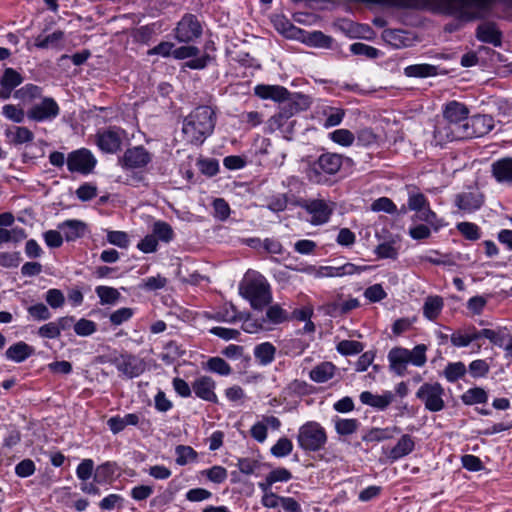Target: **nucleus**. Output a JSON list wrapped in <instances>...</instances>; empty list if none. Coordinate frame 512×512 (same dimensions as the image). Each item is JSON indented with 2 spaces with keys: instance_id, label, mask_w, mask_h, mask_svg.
<instances>
[{
  "instance_id": "obj_1",
  "label": "nucleus",
  "mask_w": 512,
  "mask_h": 512,
  "mask_svg": "<svg viewBox=\"0 0 512 512\" xmlns=\"http://www.w3.org/2000/svg\"><path fill=\"white\" fill-rule=\"evenodd\" d=\"M469 120L468 107L458 101L448 102L443 109V120L439 121L434 130L437 145L464 139L466 121Z\"/></svg>"
},
{
  "instance_id": "obj_2",
  "label": "nucleus",
  "mask_w": 512,
  "mask_h": 512,
  "mask_svg": "<svg viewBox=\"0 0 512 512\" xmlns=\"http://www.w3.org/2000/svg\"><path fill=\"white\" fill-rule=\"evenodd\" d=\"M215 113L209 106H199L185 117L182 133L192 144H202L215 127Z\"/></svg>"
},
{
  "instance_id": "obj_3",
  "label": "nucleus",
  "mask_w": 512,
  "mask_h": 512,
  "mask_svg": "<svg viewBox=\"0 0 512 512\" xmlns=\"http://www.w3.org/2000/svg\"><path fill=\"white\" fill-rule=\"evenodd\" d=\"M254 93L261 99H271L282 103V112L279 117L289 118L294 113L307 106V98L299 93H290L285 87L279 85L260 84L254 88Z\"/></svg>"
},
{
  "instance_id": "obj_4",
  "label": "nucleus",
  "mask_w": 512,
  "mask_h": 512,
  "mask_svg": "<svg viewBox=\"0 0 512 512\" xmlns=\"http://www.w3.org/2000/svg\"><path fill=\"white\" fill-rule=\"evenodd\" d=\"M240 295L247 299L252 308L261 310L272 300L267 279L257 271L248 270L239 285Z\"/></svg>"
},
{
  "instance_id": "obj_5",
  "label": "nucleus",
  "mask_w": 512,
  "mask_h": 512,
  "mask_svg": "<svg viewBox=\"0 0 512 512\" xmlns=\"http://www.w3.org/2000/svg\"><path fill=\"white\" fill-rule=\"evenodd\" d=\"M427 346L418 344L412 350L403 347H394L388 353L390 369L398 376H404L407 365L410 363L416 367H422L427 361Z\"/></svg>"
},
{
  "instance_id": "obj_6",
  "label": "nucleus",
  "mask_w": 512,
  "mask_h": 512,
  "mask_svg": "<svg viewBox=\"0 0 512 512\" xmlns=\"http://www.w3.org/2000/svg\"><path fill=\"white\" fill-rule=\"evenodd\" d=\"M328 436L325 428L316 421H308L298 429L297 443L305 452H318L325 448Z\"/></svg>"
},
{
  "instance_id": "obj_7",
  "label": "nucleus",
  "mask_w": 512,
  "mask_h": 512,
  "mask_svg": "<svg viewBox=\"0 0 512 512\" xmlns=\"http://www.w3.org/2000/svg\"><path fill=\"white\" fill-rule=\"evenodd\" d=\"M342 166V158L338 154L325 153L306 169V176L312 183L321 184L326 181L324 174H336Z\"/></svg>"
},
{
  "instance_id": "obj_8",
  "label": "nucleus",
  "mask_w": 512,
  "mask_h": 512,
  "mask_svg": "<svg viewBox=\"0 0 512 512\" xmlns=\"http://www.w3.org/2000/svg\"><path fill=\"white\" fill-rule=\"evenodd\" d=\"M298 206L310 215V223L316 226L327 223L335 208L332 201L322 198L301 199Z\"/></svg>"
},
{
  "instance_id": "obj_9",
  "label": "nucleus",
  "mask_w": 512,
  "mask_h": 512,
  "mask_svg": "<svg viewBox=\"0 0 512 512\" xmlns=\"http://www.w3.org/2000/svg\"><path fill=\"white\" fill-rule=\"evenodd\" d=\"M444 394V388L440 383L426 382L419 387L416 397L424 403L428 411L439 412L445 408Z\"/></svg>"
},
{
  "instance_id": "obj_10",
  "label": "nucleus",
  "mask_w": 512,
  "mask_h": 512,
  "mask_svg": "<svg viewBox=\"0 0 512 512\" xmlns=\"http://www.w3.org/2000/svg\"><path fill=\"white\" fill-rule=\"evenodd\" d=\"M60 115V107L52 97H42L27 110V118L34 122H51Z\"/></svg>"
},
{
  "instance_id": "obj_11",
  "label": "nucleus",
  "mask_w": 512,
  "mask_h": 512,
  "mask_svg": "<svg viewBox=\"0 0 512 512\" xmlns=\"http://www.w3.org/2000/svg\"><path fill=\"white\" fill-rule=\"evenodd\" d=\"M152 154L143 146L128 148L118 159L125 170L143 169L152 161Z\"/></svg>"
},
{
  "instance_id": "obj_12",
  "label": "nucleus",
  "mask_w": 512,
  "mask_h": 512,
  "mask_svg": "<svg viewBox=\"0 0 512 512\" xmlns=\"http://www.w3.org/2000/svg\"><path fill=\"white\" fill-rule=\"evenodd\" d=\"M66 163L70 172L87 175L92 172L97 160L88 149L81 148L69 153Z\"/></svg>"
},
{
  "instance_id": "obj_13",
  "label": "nucleus",
  "mask_w": 512,
  "mask_h": 512,
  "mask_svg": "<svg viewBox=\"0 0 512 512\" xmlns=\"http://www.w3.org/2000/svg\"><path fill=\"white\" fill-rule=\"evenodd\" d=\"M97 145L105 153H116L121 149L126 132L118 127H109L96 135Z\"/></svg>"
},
{
  "instance_id": "obj_14",
  "label": "nucleus",
  "mask_w": 512,
  "mask_h": 512,
  "mask_svg": "<svg viewBox=\"0 0 512 512\" xmlns=\"http://www.w3.org/2000/svg\"><path fill=\"white\" fill-rule=\"evenodd\" d=\"M202 34V27L193 14H185L179 21L175 29V37L180 42H191L200 37Z\"/></svg>"
},
{
  "instance_id": "obj_15",
  "label": "nucleus",
  "mask_w": 512,
  "mask_h": 512,
  "mask_svg": "<svg viewBox=\"0 0 512 512\" xmlns=\"http://www.w3.org/2000/svg\"><path fill=\"white\" fill-rule=\"evenodd\" d=\"M494 127V120L489 115H475L469 117L464 129V139L482 137L488 134Z\"/></svg>"
},
{
  "instance_id": "obj_16",
  "label": "nucleus",
  "mask_w": 512,
  "mask_h": 512,
  "mask_svg": "<svg viewBox=\"0 0 512 512\" xmlns=\"http://www.w3.org/2000/svg\"><path fill=\"white\" fill-rule=\"evenodd\" d=\"M216 382L209 376H200L192 383V390L196 397L212 403L218 402L215 393Z\"/></svg>"
},
{
  "instance_id": "obj_17",
  "label": "nucleus",
  "mask_w": 512,
  "mask_h": 512,
  "mask_svg": "<svg viewBox=\"0 0 512 512\" xmlns=\"http://www.w3.org/2000/svg\"><path fill=\"white\" fill-rule=\"evenodd\" d=\"M483 196L481 193L473 191V192H463L457 194L455 197V205L462 211L466 213H472L483 205Z\"/></svg>"
},
{
  "instance_id": "obj_18",
  "label": "nucleus",
  "mask_w": 512,
  "mask_h": 512,
  "mask_svg": "<svg viewBox=\"0 0 512 512\" xmlns=\"http://www.w3.org/2000/svg\"><path fill=\"white\" fill-rule=\"evenodd\" d=\"M115 363L117 370L129 378L139 376L144 370L141 361L132 355H122Z\"/></svg>"
},
{
  "instance_id": "obj_19",
  "label": "nucleus",
  "mask_w": 512,
  "mask_h": 512,
  "mask_svg": "<svg viewBox=\"0 0 512 512\" xmlns=\"http://www.w3.org/2000/svg\"><path fill=\"white\" fill-rule=\"evenodd\" d=\"M359 398L364 405L371 406L378 410H385L393 402L394 395L391 391H385L382 395H375L370 391H363Z\"/></svg>"
},
{
  "instance_id": "obj_20",
  "label": "nucleus",
  "mask_w": 512,
  "mask_h": 512,
  "mask_svg": "<svg viewBox=\"0 0 512 512\" xmlns=\"http://www.w3.org/2000/svg\"><path fill=\"white\" fill-rule=\"evenodd\" d=\"M364 270H366V267H359L352 263H346L337 267L321 266L317 271V275L319 277H340L360 273Z\"/></svg>"
},
{
  "instance_id": "obj_21",
  "label": "nucleus",
  "mask_w": 512,
  "mask_h": 512,
  "mask_svg": "<svg viewBox=\"0 0 512 512\" xmlns=\"http://www.w3.org/2000/svg\"><path fill=\"white\" fill-rule=\"evenodd\" d=\"M415 448V441L409 434L400 437L396 445L389 450L387 457L392 461H396L410 454Z\"/></svg>"
},
{
  "instance_id": "obj_22",
  "label": "nucleus",
  "mask_w": 512,
  "mask_h": 512,
  "mask_svg": "<svg viewBox=\"0 0 512 512\" xmlns=\"http://www.w3.org/2000/svg\"><path fill=\"white\" fill-rule=\"evenodd\" d=\"M492 174L499 183L512 185V158H502L492 164Z\"/></svg>"
},
{
  "instance_id": "obj_23",
  "label": "nucleus",
  "mask_w": 512,
  "mask_h": 512,
  "mask_svg": "<svg viewBox=\"0 0 512 512\" xmlns=\"http://www.w3.org/2000/svg\"><path fill=\"white\" fill-rule=\"evenodd\" d=\"M336 371L337 368L332 362L325 361L314 366L309 377L315 383H325L335 376Z\"/></svg>"
},
{
  "instance_id": "obj_24",
  "label": "nucleus",
  "mask_w": 512,
  "mask_h": 512,
  "mask_svg": "<svg viewBox=\"0 0 512 512\" xmlns=\"http://www.w3.org/2000/svg\"><path fill=\"white\" fill-rule=\"evenodd\" d=\"M5 136L10 144L15 146L31 143L34 140L33 132L25 126H13L5 130Z\"/></svg>"
},
{
  "instance_id": "obj_25",
  "label": "nucleus",
  "mask_w": 512,
  "mask_h": 512,
  "mask_svg": "<svg viewBox=\"0 0 512 512\" xmlns=\"http://www.w3.org/2000/svg\"><path fill=\"white\" fill-rule=\"evenodd\" d=\"M33 354L34 348L23 341L11 345L5 352L6 358L16 363L24 362Z\"/></svg>"
},
{
  "instance_id": "obj_26",
  "label": "nucleus",
  "mask_w": 512,
  "mask_h": 512,
  "mask_svg": "<svg viewBox=\"0 0 512 512\" xmlns=\"http://www.w3.org/2000/svg\"><path fill=\"white\" fill-rule=\"evenodd\" d=\"M58 229L67 241H74L84 235L86 225L80 220H66L58 225Z\"/></svg>"
},
{
  "instance_id": "obj_27",
  "label": "nucleus",
  "mask_w": 512,
  "mask_h": 512,
  "mask_svg": "<svg viewBox=\"0 0 512 512\" xmlns=\"http://www.w3.org/2000/svg\"><path fill=\"white\" fill-rule=\"evenodd\" d=\"M400 428L397 426L386 427V428H371L363 436L364 442H381L392 439L395 434L400 433Z\"/></svg>"
},
{
  "instance_id": "obj_28",
  "label": "nucleus",
  "mask_w": 512,
  "mask_h": 512,
  "mask_svg": "<svg viewBox=\"0 0 512 512\" xmlns=\"http://www.w3.org/2000/svg\"><path fill=\"white\" fill-rule=\"evenodd\" d=\"M478 40L498 46L501 43V34L493 23H483L476 32Z\"/></svg>"
},
{
  "instance_id": "obj_29",
  "label": "nucleus",
  "mask_w": 512,
  "mask_h": 512,
  "mask_svg": "<svg viewBox=\"0 0 512 512\" xmlns=\"http://www.w3.org/2000/svg\"><path fill=\"white\" fill-rule=\"evenodd\" d=\"M444 307L443 298L440 296H428L423 304V315L431 321H434L440 315Z\"/></svg>"
},
{
  "instance_id": "obj_30",
  "label": "nucleus",
  "mask_w": 512,
  "mask_h": 512,
  "mask_svg": "<svg viewBox=\"0 0 512 512\" xmlns=\"http://www.w3.org/2000/svg\"><path fill=\"white\" fill-rule=\"evenodd\" d=\"M262 319L265 320L270 330L272 325L286 321L288 319V313L280 305L274 304L268 307L265 315H262Z\"/></svg>"
},
{
  "instance_id": "obj_31",
  "label": "nucleus",
  "mask_w": 512,
  "mask_h": 512,
  "mask_svg": "<svg viewBox=\"0 0 512 512\" xmlns=\"http://www.w3.org/2000/svg\"><path fill=\"white\" fill-rule=\"evenodd\" d=\"M437 66L430 64H414L409 65L404 69V74L407 77L426 78L437 75Z\"/></svg>"
},
{
  "instance_id": "obj_32",
  "label": "nucleus",
  "mask_w": 512,
  "mask_h": 512,
  "mask_svg": "<svg viewBox=\"0 0 512 512\" xmlns=\"http://www.w3.org/2000/svg\"><path fill=\"white\" fill-rule=\"evenodd\" d=\"M276 348L270 342H264L254 348V356L261 365L270 364L275 358Z\"/></svg>"
},
{
  "instance_id": "obj_33",
  "label": "nucleus",
  "mask_w": 512,
  "mask_h": 512,
  "mask_svg": "<svg viewBox=\"0 0 512 512\" xmlns=\"http://www.w3.org/2000/svg\"><path fill=\"white\" fill-rule=\"evenodd\" d=\"M14 97L23 102H32L42 98V88L33 84H26L15 91Z\"/></svg>"
},
{
  "instance_id": "obj_34",
  "label": "nucleus",
  "mask_w": 512,
  "mask_h": 512,
  "mask_svg": "<svg viewBox=\"0 0 512 512\" xmlns=\"http://www.w3.org/2000/svg\"><path fill=\"white\" fill-rule=\"evenodd\" d=\"M334 426L337 434L341 436H348L354 434L358 430L360 423L354 418L346 419L336 417L334 419Z\"/></svg>"
},
{
  "instance_id": "obj_35",
  "label": "nucleus",
  "mask_w": 512,
  "mask_h": 512,
  "mask_svg": "<svg viewBox=\"0 0 512 512\" xmlns=\"http://www.w3.org/2000/svg\"><path fill=\"white\" fill-rule=\"evenodd\" d=\"M95 292L99 297L100 303L102 305H114L119 301L121 297V294L117 289L109 286H97Z\"/></svg>"
},
{
  "instance_id": "obj_36",
  "label": "nucleus",
  "mask_w": 512,
  "mask_h": 512,
  "mask_svg": "<svg viewBox=\"0 0 512 512\" xmlns=\"http://www.w3.org/2000/svg\"><path fill=\"white\" fill-rule=\"evenodd\" d=\"M114 474L115 464L106 462L96 468L93 479L96 484H106L112 480Z\"/></svg>"
},
{
  "instance_id": "obj_37",
  "label": "nucleus",
  "mask_w": 512,
  "mask_h": 512,
  "mask_svg": "<svg viewBox=\"0 0 512 512\" xmlns=\"http://www.w3.org/2000/svg\"><path fill=\"white\" fill-rule=\"evenodd\" d=\"M152 234L155 238L165 243H169L174 238V231L170 224L164 221H156L153 224Z\"/></svg>"
},
{
  "instance_id": "obj_38",
  "label": "nucleus",
  "mask_w": 512,
  "mask_h": 512,
  "mask_svg": "<svg viewBox=\"0 0 512 512\" xmlns=\"http://www.w3.org/2000/svg\"><path fill=\"white\" fill-rule=\"evenodd\" d=\"M487 399L486 391L480 387L471 388L461 396V400L466 405L485 403Z\"/></svg>"
},
{
  "instance_id": "obj_39",
  "label": "nucleus",
  "mask_w": 512,
  "mask_h": 512,
  "mask_svg": "<svg viewBox=\"0 0 512 512\" xmlns=\"http://www.w3.org/2000/svg\"><path fill=\"white\" fill-rule=\"evenodd\" d=\"M416 218L420 221L426 222L434 229V231H438L442 226L441 220H439L435 212L430 209L429 204L416 211Z\"/></svg>"
},
{
  "instance_id": "obj_40",
  "label": "nucleus",
  "mask_w": 512,
  "mask_h": 512,
  "mask_svg": "<svg viewBox=\"0 0 512 512\" xmlns=\"http://www.w3.org/2000/svg\"><path fill=\"white\" fill-rule=\"evenodd\" d=\"M324 115L326 116L324 127L330 128L337 126L342 122L345 116V110L337 107H327L324 110Z\"/></svg>"
},
{
  "instance_id": "obj_41",
  "label": "nucleus",
  "mask_w": 512,
  "mask_h": 512,
  "mask_svg": "<svg viewBox=\"0 0 512 512\" xmlns=\"http://www.w3.org/2000/svg\"><path fill=\"white\" fill-rule=\"evenodd\" d=\"M176 453V463L180 466H184L190 462H193L197 458L196 451L186 445H178L175 449Z\"/></svg>"
},
{
  "instance_id": "obj_42",
  "label": "nucleus",
  "mask_w": 512,
  "mask_h": 512,
  "mask_svg": "<svg viewBox=\"0 0 512 512\" xmlns=\"http://www.w3.org/2000/svg\"><path fill=\"white\" fill-rule=\"evenodd\" d=\"M243 331L247 333H257L260 330H269V326L266 325L265 320L261 317L247 316L242 323Z\"/></svg>"
},
{
  "instance_id": "obj_43",
  "label": "nucleus",
  "mask_w": 512,
  "mask_h": 512,
  "mask_svg": "<svg viewBox=\"0 0 512 512\" xmlns=\"http://www.w3.org/2000/svg\"><path fill=\"white\" fill-rule=\"evenodd\" d=\"M293 450V443L287 437H281L271 447V454L277 458H283L288 456Z\"/></svg>"
},
{
  "instance_id": "obj_44",
  "label": "nucleus",
  "mask_w": 512,
  "mask_h": 512,
  "mask_svg": "<svg viewBox=\"0 0 512 512\" xmlns=\"http://www.w3.org/2000/svg\"><path fill=\"white\" fill-rule=\"evenodd\" d=\"M206 367L209 371L222 376H227L232 372L230 365L220 357L210 358L206 363Z\"/></svg>"
},
{
  "instance_id": "obj_45",
  "label": "nucleus",
  "mask_w": 512,
  "mask_h": 512,
  "mask_svg": "<svg viewBox=\"0 0 512 512\" xmlns=\"http://www.w3.org/2000/svg\"><path fill=\"white\" fill-rule=\"evenodd\" d=\"M443 373L447 381L455 382L465 375L466 367L462 362L449 363Z\"/></svg>"
},
{
  "instance_id": "obj_46",
  "label": "nucleus",
  "mask_w": 512,
  "mask_h": 512,
  "mask_svg": "<svg viewBox=\"0 0 512 512\" xmlns=\"http://www.w3.org/2000/svg\"><path fill=\"white\" fill-rule=\"evenodd\" d=\"M330 139L345 147H349L355 140L354 134L348 129H337L329 134Z\"/></svg>"
},
{
  "instance_id": "obj_47",
  "label": "nucleus",
  "mask_w": 512,
  "mask_h": 512,
  "mask_svg": "<svg viewBox=\"0 0 512 512\" xmlns=\"http://www.w3.org/2000/svg\"><path fill=\"white\" fill-rule=\"evenodd\" d=\"M337 351L342 355H356L362 352L364 346L355 340H342L337 344Z\"/></svg>"
},
{
  "instance_id": "obj_48",
  "label": "nucleus",
  "mask_w": 512,
  "mask_h": 512,
  "mask_svg": "<svg viewBox=\"0 0 512 512\" xmlns=\"http://www.w3.org/2000/svg\"><path fill=\"white\" fill-rule=\"evenodd\" d=\"M2 114L9 120L15 123H22L27 116V112L13 104H6L2 107Z\"/></svg>"
},
{
  "instance_id": "obj_49",
  "label": "nucleus",
  "mask_w": 512,
  "mask_h": 512,
  "mask_svg": "<svg viewBox=\"0 0 512 512\" xmlns=\"http://www.w3.org/2000/svg\"><path fill=\"white\" fill-rule=\"evenodd\" d=\"M458 231L467 239L475 241L480 238L479 227L471 222H461L457 224Z\"/></svg>"
},
{
  "instance_id": "obj_50",
  "label": "nucleus",
  "mask_w": 512,
  "mask_h": 512,
  "mask_svg": "<svg viewBox=\"0 0 512 512\" xmlns=\"http://www.w3.org/2000/svg\"><path fill=\"white\" fill-rule=\"evenodd\" d=\"M134 315V310L129 307H122L113 313L110 314V322L115 325L119 326L122 323L130 320L132 316Z\"/></svg>"
},
{
  "instance_id": "obj_51",
  "label": "nucleus",
  "mask_w": 512,
  "mask_h": 512,
  "mask_svg": "<svg viewBox=\"0 0 512 512\" xmlns=\"http://www.w3.org/2000/svg\"><path fill=\"white\" fill-rule=\"evenodd\" d=\"M123 504L124 499L122 496L119 494H109L100 501L99 507L101 510H113L122 508Z\"/></svg>"
},
{
  "instance_id": "obj_52",
  "label": "nucleus",
  "mask_w": 512,
  "mask_h": 512,
  "mask_svg": "<svg viewBox=\"0 0 512 512\" xmlns=\"http://www.w3.org/2000/svg\"><path fill=\"white\" fill-rule=\"evenodd\" d=\"M428 204V200L424 194L415 190L409 191L408 208L410 210L417 211Z\"/></svg>"
},
{
  "instance_id": "obj_53",
  "label": "nucleus",
  "mask_w": 512,
  "mask_h": 512,
  "mask_svg": "<svg viewBox=\"0 0 512 512\" xmlns=\"http://www.w3.org/2000/svg\"><path fill=\"white\" fill-rule=\"evenodd\" d=\"M22 81L23 77L17 71L12 68H7L4 71L0 84L9 86L10 88H15L19 86Z\"/></svg>"
},
{
  "instance_id": "obj_54",
  "label": "nucleus",
  "mask_w": 512,
  "mask_h": 512,
  "mask_svg": "<svg viewBox=\"0 0 512 512\" xmlns=\"http://www.w3.org/2000/svg\"><path fill=\"white\" fill-rule=\"evenodd\" d=\"M214 217L220 221L226 220L230 215V206L223 198L213 201Z\"/></svg>"
},
{
  "instance_id": "obj_55",
  "label": "nucleus",
  "mask_w": 512,
  "mask_h": 512,
  "mask_svg": "<svg viewBox=\"0 0 512 512\" xmlns=\"http://www.w3.org/2000/svg\"><path fill=\"white\" fill-rule=\"evenodd\" d=\"M95 322L87 319H80L74 324V331L79 336H90L96 331Z\"/></svg>"
},
{
  "instance_id": "obj_56",
  "label": "nucleus",
  "mask_w": 512,
  "mask_h": 512,
  "mask_svg": "<svg viewBox=\"0 0 512 512\" xmlns=\"http://www.w3.org/2000/svg\"><path fill=\"white\" fill-rule=\"evenodd\" d=\"M29 315L38 321H45L51 318V312L43 303H38L28 307Z\"/></svg>"
},
{
  "instance_id": "obj_57",
  "label": "nucleus",
  "mask_w": 512,
  "mask_h": 512,
  "mask_svg": "<svg viewBox=\"0 0 512 512\" xmlns=\"http://www.w3.org/2000/svg\"><path fill=\"white\" fill-rule=\"evenodd\" d=\"M107 241L120 248H127L129 245V237L126 232L123 231H108Z\"/></svg>"
},
{
  "instance_id": "obj_58",
  "label": "nucleus",
  "mask_w": 512,
  "mask_h": 512,
  "mask_svg": "<svg viewBox=\"0 0 512 512\" xmlns=\"http://www.w3.org/2000/svg\"><path fill=\"white\" fill-rule=\"evenodd\" d=\"M360 305L358 299L350 298L345 301L336 302L332 305V312L335 314H347Z\"/></svg>"
},
{
  "instance_id": "obj_59",
  "label": "nucleus",
  "mask_w": 512,
  "mask_h": 512,
  "mask_svg": "<svg viewBox=\"0 0 512 512\" xmlns=\"http://www.w3.org/2000/svg\"><path fill=\"white\" fill-rule=\"evenodd\" d=\"M64 33L62 31H55L47 36H38L35 42V45L39 48H48L57 44L60 40L63 39Z\"/></svg>"
},
{
  "instance_id": "obj_60",
  "label": "nucleus",
  "mask_w": 512,
  "mask_h": 512,
  "mask_svg": "<svg viewBox=\"0 0 512 512\" xmlns=\"http://www.w3.org/2000/svg\"><path fill=\"white\" fill-rule=\"evenodd\" d=\"M94 462L92 459H84L77 466L76 475L82 481H87L93 474Z\"/></svg>"
},
{
  "instance_id": "obj_61",
  "label": "nucleus",
  "mask_w": 512,
  "mask_h": 512,
  "mask_svg": "<svg viewBox=\"0 0 512 512\" xmlns=\"http://www.w3.org/2000/svg\"><path fill=\"white\" fill-rule=\"evenodd\" d=\"M166 284L167 279L165 277H162L161 275H157L143 279L142 284L140 286L145 290L155 291L158 289H162Z\"/></svg>"
},
{
  "instance_id": "obj_62",
  "label": "nucleus",
  "mask_w": 512,
  "mask_h": 512,
  "mask_svg": "<svg viewBox=\"0 0 512 512\" xmlns=\"http://www.w3.org/2000/svg\"><path fill=\"white\" fill-rule=\"evenodd\" d=\"M46 302L54 309L60 308L65 302L64 294L59 289H49L45 295Z\"/></svg>"
},
{
  "instance_id": "obj_63",
  "label": "nucleus",
  "mask_w": 512,
  "mask_h": 512,
  "mask_svg": "<svg viewBox=\"0 0 512 512\" xmlns=\"http://www.w3.org/2000/svg\"><path fill=\"white\" fill-rule=\"evenodd\" d=\"M350 51L355 55H364L368 58H376L378 56L376 48L360 42L352 44Z\"/></svg>"
},
{
  "instance_id": "obj_64",
  "label": "nucleus",
  "mask_w": 512,
  "mask_h": 512,
  "mask_svg": "<svg viewBox=\"0 0 512 512\" xmlns=\"http://www.w3.org/2000/svg\"><path fill=\"white\" fill-rule=\"evenodd\" d=\"M35 463L31 459H24L15 466V473L18 477L26 478L34 474Z\"/></svg>"
}]
</instances>
